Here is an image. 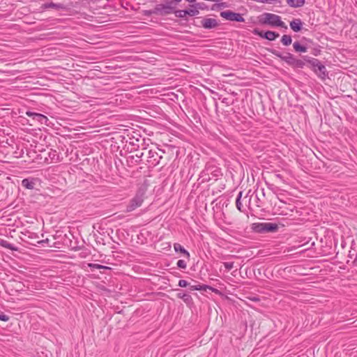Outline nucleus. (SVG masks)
<instances>
[{
  "label": "nucleus",
  "instance_id": "30",
  "mask_svg": "<svg viewBox=\"0 0 357 357\" xmlns=\"http://www.w3.org/2000/svg\"><path fill=\"white\" fill-rule=\"evenodd\" d=\"M292 42L291 36L290 35H283L281 38V43L284 46L289 45Z\"/></svg>",
  "mask_w": 357,
  "mask_h": 357
},
{
  "label": "nucleus",
  "instance_id": "20",
  "mask_svg": "<svg viewBox=\"0 0 357 357\" xmlns=\"http://www.w3.org/2000/svg\"><path fill=\"white\" fill-rule=\"evenodd\" d=\"M265 222H256L251 225L253 231L259 234H265Z\"/></svg>",
  "mask_w": 357,
  "mask_h": 357
},
{
  "label": "nucleus",
  "instance_id": "55",
  "mask_svg": "<svg viewBox=\"0 0 357 357\" xmlns=\"http://www.w3.org/2000/svg\"><path fill=\"white\" fill-rule=\"evenodd\" d=\"M218 6H220V7H225V5L224 3H221L218 4Z\"/></svg>",
  "mask_w": 357,
  "mask_h": 357
},
{
  "label": "nucleus",
  "instance_id": "16",
  "mask_svg": "<svg viewBox=\"0 0 357 357\" xmlns=\"http://www.w3.org/2000/svg\"><path fill=\"white\" fill-rule=\"evenodd\" d=\"M199 13V10L196 9H187V10H176L174 9V14L176 17L184 18L186 15L195 16Z\"/></svg>",
  "mask_w": 357,
  "mask_h": 357
},
{
  "label": "nucleus",
  "instance_id": "8",
  "mask_svg": "<svg viewBox=\"0 0 357 357\" xmlns=\"http://www.w3.org/2000/svg\"><path fill=\"white\" fill-rule=\"evenodd\" d=\"M175 6H172L168 3H159L155 6V15L165 16L174 13Z\"/></svg>",
  "mask_w": 357,
  "mask_h": 357
},
{
  "label": "nucleus",
  "instance_id": "51",
  "mask_svg": "<svg viewBox=\"0 0 357 357\" xmlns=\"http://www.w3.org/2000/svg\"><path fill=\"white\" fill-rule=\"evenodd\" d=\"M185 1L189 2V3H191L192 4H195L196 3V0H185Z\"/></svg>",
  "mask_w": 357,
  "mask_h": 357
},
{
  "label": "nucleus",
  "instance_id": "27",
  "mask_svg": "<svg viewBox=\"0 0 357 357\" xmlns=\"http://www.w3.org/2000/svg\"><path fill=\"white\" fill-rule=\"evenodd\" d=\"M209 286L206 284H196L190 286L189 289L190 291L199 290V291H206L208 289Z\"/></svg>",
  "mask_w": 357,
  "mask_h": 357
},
{
  "label": "nucleus",
  "instance_id": "47",
  "mask_svg": "<svg viewBox=\"0 0 357 357\" xmlns=\"http://www.w3.org/2000/svg\"><path fill=\"white\" fill-rule=\"evenodd\" d=\"M98 44H100V43L96 42V40H94L93 38L91 36V46H96Z\"/></svg>",
  "mask_w": 357,
  "mask_h": 357
},
{
  "label": "nucleus",
  "instance_id": "7",
  "mask_svg": "<svg viewBox=\"0 0 357 357\" xmlns=\"http://www.w3.org/2000/svg\"><path fill=\"white\" fill-rule=\"evenodd\" d=\"M143 190H138L135 196L130 200L129 204L127 206L126 211L130 212L134 211L135 208L139 207L144 201Z\"/></svg>",
  "mask_w": 357,
  "mask_h": 357
},
{
  "label": "nucleus",
  "instance_id": "4",
  "mask_svg": "<svg viewBox=\"0 0 357 357\" xmlns=\"http://www.w3.org/2000/svg\"><path fill=\"white\" fill-rule=\"evenodd\" d=\"M263 18L259 22L262 24H269L272 26H279L287 29V26L281 20V17L275 14L265 13L263 14Z\"/></svg>",
  "mask_w": 357,
  "mask_h": 357
},
{
  "label": "nucleus",
  "instance_id": "3",
  "mask_svg": "<svg viewBox=\"0 0 357 357\" xmlns=\"http://www.w3.org/2000/svg\"><path fill=\"white\" fill-rule=\"evenodd\" d=\"M165 153V151L154 147L152 149L144 148L145 161L146 165L149 168L154 167L159 165L160 160L162 158V155Z\"/></svg>",
  "mask_w": 357,
  "mask_h": 357
},
{
  "label": "nucleus",
  "instance_id": "18",
  "mask_svg": "<svg viewBox=\"0 0 357 357\" xmlns=\"http://www.w3.org/2000/svg\"><path fill=\"white\" fill-rule=\"evenodd\" d=\"M41 8L43 9L54 8L56 10L66 9V6L64 4L60 3H54L52 1L43 4Z\"/></svg>",
  "mask_w": 357,
  "mask_h": 357
},
{
  "label": "nucleus",
  "instance_id": "35",
  "mask_svg": "<svg viewBox=\"0 0 357 357\" xmlns=\"http://www.w3.org/2000/svg\"><path fill=\"white\" fill-rule=\"evenodd\" d=\"M250 193H251V190H249L248 192V193L246 194L245 197H244V199L248 198V208L250 210H252V206L251 202H252V197L254 193H252V195H250Z\"/></svg>",
  "mask_w": 357,
  "mask_h": 357
},
{
  "label": "nucleus",
  "instance_id": "15",
  "mask_svg": "<svg viewBox=\"0 0 357 357\" xmlns=\"http://www.w3.org/2000/svg\"><path fill=\"white\" fill-rule=\"evenodd\" d=\"M201 26L206 29H211L217 27L219 24L217 21V20L214 18H207L204 17L202 18L201 20Z\"/></svg>",
  "mask_w": 357,
  "mask_h": 357
},
{
  "label": "nucleus",
  "instance_id": "49",
  "mask_svg": "<svg viewBox=\"0 0 357 357\" xmlns=\"http://www.w3.org/2000/svg\"><path fill=\"white\" fill-rule=\"evenodd\" d=\"M275 176L277 178H278V179L281 180L282 181H284L283 176H282L281 174H275Z\"/></svg>",
  "mask_w": 357,
  "mask_h": 357
},
{
  "label": "nucleus",
  "instance_id": "36",
  "mask_svg": "<svg viewBox=\"0 0 357 357\" xmlns=\"http://www.w3.org/2000/svg\"><path fill=\"white\" fill-rule=\"evenodd\" d=\"M90 267H91V271H93L94 268L110 269V268H109L107 266L99 265L97 264H92V263H91Z\"/></svg>",
  "mask_w": 357,
  "mask_h": 357
},
{
  "label": "nucleus",
  "instance_id": "45",
  "mask_svg": "<svg viewBox=\"0 0 357 357\" xmlns=\"http://www.w3.org/2000/svg\"><path fill=\"white\" fill-rule=\"evenodd\" d=\"M0 320L7 321L9 320V317L3 313L0 314Z\"/></svg>",
  "mask_w": 357,
  "mask_h": 357
},
{
  "label": "nucleus",
  "instance_id": "10",
  "mask_svg": "<svg viewBox=\"0 0 357 357\" xmlns=\"http://www.w3.org/2000/svg\"><path fill=\"white\" fill-rule=\"evenodd\" d=\"M105 165V161L101 155L93 158V171L100 178H102V167Z\"/></svg>",
  "mask_w": 357,
  "mask_h": 357
},
{
  "label": "nucleus",
  "instance_id": "26",
  "mask_svg": "<svg viewBox=\"0 0 357 357\" xmlns=\"http://www.w3.org/2000/svg\"><path fill=\"white\" fill-rule=\"evenodd\" d=\"M287 3L290 7L298 8L305 4V0H287Z\"/></svg>",
  "mask_w": 357,
  "mask_h": 357
},
{
  "label": "nucleus",
  "instance_id": "23",
  "mask_svg": "<svg viewBox=\"0 0 357 357\" xmlns=\"http://www.w3.org/2000/svg\"><path fill=\"white\" fill-rule=\"evenodd\" d=\"M36 183L33 178H24L22 181V185L29 190L33 189Z\"/></svg>",
  "mask_w": 357,
  "mask_h": 357
},
{
  "label": "nucleus",
  "instance_id": "22",
  "mask_svg": "<svg viewBox=\"0 0 357 357\" xmlns=\"http://www.w3.org/2000/svg\"><path fill=\"white\" fill-rule=\"evenodd\" d=\"M174 248L176 252H180L181 253H182L183 256L188 259V260L190 259V255L189 252L187 250H185L181 244L174 243Z\"/></svg>",
  "mask_w": 357,
  "mask_h": 357
},
{
  "label": "nucleus",
  "instance_id": "42",
  "mask_svg": "<svg viewBox=\"0 0 357 357\" xmlns=\"http://www.w3.org/2000/svg\"><path fill=\"white\" fill-rule=\"evenodd\" d=\"M223 264L227 271H230L234 267V262H224Z\"/></svg>",
  "mask_w": 357,
  "mask_h": 357
},
{
  "label": "nucleus",
  "instance_id": "50",
  "mask_svg": "<svg viewBox=\"0 0 357 357\" xmlns=\"http://www.w3.org/2000/svg\"><path fill=\"white\" fill-rule=\"evenodd\" d=\"M208 289H210L212 292H215V293H217L218 291V290L217 289L213 288V287H212L211 286H209Z\"/></svg>",
  "mask_w": 357,
  "mask_h": 357
},
{
  "label": "nucleus",
  "instance_id": "21",
  "mask_svg": "<svg viewBox=\"0 0 357 357\" xmlns=\"http://www.w3.org/2000/svg\"><path fill=\"white\" fill-rule=\"evenodd\" d=\"M265 234L266 233H271V232H275L278 230L279 227L278 225L273 222H265Z\"/></svg>",
  "mask_w": 357,
  "mask_h": 357
},
{
  "label": "nucleus",
  "instance_id": "37",
  "mask_svg": "<svg viewBox=\"0 0 357 357\" xmlns=\"http://www.w3.org/2000/svg\"><path fill=\"white\" fill-rule=\"evenodd\" d=\"M357 250V245H352L351 248V250H349V255H348V257L351 259L355 257V253H356V251Z\"/></svg>",
  "mask_w": 357,
  "mask_h": 357
},
{
  "label": "nucleus",
  "instance_id": "25",
  "mask_svg": "<svg viewBox=\"0 0 357 357\" xmlns=\"http://www.w3.org/2000/svg\"><path fill=\"white\" fill-rule=\"evenodd\" d=\"M294 49L297 52H306L308 47L305 45H302L301 43L296 41L293 44Z\"/></svg>",
  "mask_w": 357,
  "mask_h": 357
},
{
  "label": "nucleus",
  "instance_id": "5",
  "mask_svg": "<svg viewBox=\"0 0 357 357\" xmlns=\"http://www.w3.org/2000/svg\"><path fill=\"white\" fill-rule=\"evenodd\" d=\"M93 237L95 239V242L96 244V248L93 245V250L95 251L98 252V255L96 254H92L91 252V261H100L98 257H101L102 256V247L105 245V238H107V236L104 234H102L98 232V234L94 233Z\"/></svg>",
  "mask_w": 357,
  "mask_h": 357
},
{
  "label": "nucleus",
  "instance_id": "39",
  "mask_svg": "<svg viewBox=\"0 0 357 357\" xmlns=\"http://www.w3.org/2000/svg\"><path fill=\"white\" fill-rule=\"evenodd\" d=\"M142 14L146 17H150L152 15H155V8L151 10H144L142 11Z\"/></svg>",
  "mask_w": 357,
  "mask_h": 357
},
{
  "label": "nucleus",
  "instance_id": "41",
  "mask_svg": "<svg viewBox=\"0 0 357 357\" xmlns=\"http://www.w3.org/2000/svg\"><path fill=\"white\" fill-rule=\"evenodd\" d=\"M181 0H166V3L172 6H175L176 4L179 2H181Z\"/></svg>",
  "mask_w": 357,
  "mask_h": 357
},
{
  "label": "nucleus",
  "instance_id": "6",
  "mask_svg": "<svg viewBox=\"0 0 357 357\" xmlns=\"http://www.w3.org/2000/svg\"><path fill=\"white\" fill-rule=\"evenodd\" d=\"M107 66H105L102 62H92L91 61V79L95 78H103L102 74L106 73Z\"/></svg>",
  "mask_w": 357,
  "mask_h": 357
},
{
  "label": "nucleus",
  "instance_id": "33",
  "mask_svg": "<svg viewBox=\"0 0 357 357\" xmlns=\"http://www.w3.org/2000/svg\"><path fill=\"white\" fill-rule=\"evenodd\" d=\"M102 48V47H96V46H91V52H90V54H91V61L92 60H96L98 59V56H93V54H97V52H96V50L98 49H100Z\"/></svg>",
  "mask_w": 357,
  "mask_h": 357
},
{
  "label": "nucleus",
  "instance_id": "53",
  "mask_svg": "<svg viewBox=\"0 0 357 357\" xmlns=\"http://www.w3.org/2000/svg\"><path fill=\"white\" fill-rule=\"evenodd\" d=\"M100 130H91L90 131V133L92 134V133H96V132H99Z\"/></svg>",
  "mask_w": 357,
  "mask_h": 357
},
{
  "label": "nucleus",
  "instance_id": "31",
  "mask_svg": "<svg viewBox=\"0 0 357 357\" xmlns=\"http://www.w3.org/2000/svg\"><path fill=\"white\" fill-rule=\"evenodd\" d=\"M255 205L258 208H261L263 206L264 202L258 195L257 192H256L254 198Z\"/></svg>",
  "mask_w": 357,
  "mask_h": 357
},
{
  "label": "nucleus",
  "instance_id": "19",
  "mask_svg": "<svg viewBox=\"0 0 357 357\" xmlns=\"http://www.w3.org/2000/svg\"><path fill=\"white\" fill-rule=\"evenodd\" d=\"M303 22L301 19H294L292 21L290 22L289 26L290 28L294 31V32H299L303 29Z\"/></svg>",
  "mask_w": 357,
  "mask_h": 357
},
{
  "label": "nucleus",
  "instance_id": "12",
  "mask_svg": "<svg viewBox=\"0 0 357 357\" xmlns=\"http://www.w3.org/2000/svg\"><path fill=\"white\" fill-rule=\"evenodd\" d=\"M128 162L134 163L135 165L144 162L145 160L144 148L142 151L136 150L134 154L128 157Z\"/></svg>",
  "mask_w": 357,
  "mask_h": 357
},
{
  "label": "nucleus",
  "instance_id": "13",
  "mask_svg": "<svg viewBox=\"0 0 357 357\" xmlns=\"http://www.w3.org/2000/svg\"><path fill=\"white\" fill-rule=\"evenodd\" d=\"M270 52L277 57L285 61L288 65L291 66H293L296 59L295 56L291 53H287L286 55H283L281 52L276 50H271Z\"/></svg>",
  "mask_w": 357,
  "mask_h": 357
},
{
  "label": "nucleus",
  "instance_id": "32",
  "mask_svg": "<svg viewBox=\"0 0 357 357\" xmlns=\"http://www.w3.org/2000/svg\"><path fill=\"white\" fill-rule=\"evenodd\" d=\"M303 61L308 63L309 64H310L312 66V67L313 66V65L314 63L315 64L318 63V59L312 58L309 56H303Z\"/></svg>",
  "mask_w": 357,
  "mask_h": 357
},
{
  "label": "nucleus",
  "instance_id": "14",
  "mask_svg": "<svg viewBox=\"0 0 357 357\" xmlns=\"http://www.w3.org/2000/svg\"><path fill=\"white\" fill-rule=\"evenodd\" d=\"M313 71L317 75V76L321 79H325L327 75V70L324 64H322L319 60L317 64H314L312 66Z\"/></svg>",
  "mask_w": 357,
  "mask_h": 357
},
{
  "label": "nucleus",
  "instance_id": "46",
  "mask_svg": "<svg viewBox=\"0 0 357 357\" xmlns=\"http://www.w3.org/2000/svg\"><path fill=\"white\" fill-rule=\"evenodd\" d=\"M320 53H321V50L319 47L314 48L312 50V54L314 56H318L320 54Z\"/></svg>",
  "mask_w": 357,
  "mask_h": 357
},
{
  "label": "nucleus",
  "instance_id": "40",
  "mask_svg": "<svg viewBox=\"0 0 357 357\" xmlns=\"http://www.w3.org/2000/svg\"><path fill=\"white\" fill-rule=\"evenodd\" d=\"M204 3H196L195 4H192L191 7L193 8V9H196L198 10V9L203 10L204 9Z\"/></svg>",
  "mask_w": 357,
  "mask_h": 357
},
{
  "label": "nucleus",
  "instance_id": "54",
  "mask_svg": "<svg viewBox=\"0 0 357 357\" xmlns=\"http://www.w3.org/2000/svg\"><path fill=\"white\" fill-rule=\"evenodd\" d=\"M261 196L264 197L265 196V192H264V189L261 190Z\"/></svg>",
  "mask_w": 357,
  "mask_h": 357
},
{
  "label": "nucleus",
  "instance_id": "59",
  "mask_svg": "<svg viewBox=\"0 0 357 357\" xmlns=\"http://www.w3.org/2000/svg\"><path fill=\"white\" fill-rule=\"evenodd\" d=\"M96 135H93V136H91H91H90V138L91 139V138H93V137H95Z\"/></svg>",
  "mask_w": 357,
  "mask_h": 357
},
{
  "label": "nucleus",
  "instance_id": "44",
  "mask_svg": "<svg viewBox=\"0 0 357 357\" xmlns=\"http://www.w3.org/2000/svg\"><path fill=\"white\" fill-rule=\"evenodd\" d=\"M247 299L249 300V301H254V302H259V301H260L259 297L256 296H248Z\"/></svg>",
  "mask_w": 357,
  "mask_h": 357
},
{
  "label": "nucleus",
  "instance_id": "38",
  "mask_svg": "<svg viewBox=\"0 0 357 357\" xmlns=\"http://www.w3.org/2000/svg\"><path fill=\"white\" fill-rule=\"evenodd\" d=\"M177 266L179 268H182V269H185L186 267H187V264L186 262L185 261V260L183 259H179L178 261H177V264H176Z\"/></svg>",
  "mask_w": 357,
  "mask_h": 357
},
{
  "label": "nucleus",
  "instance_id": "1",
  "mask_svg": "<svg viewBox=\"0 0 357 357\" xmlns=\"http://www.w3.org/2000/svg\"><path fill=\"white\" fill-rule=\"evenodd\" d=\"M91 128L105 125L107 119L105 114L102 112L105 109H96V106H105L109 104L108 99L105 98L91 97Z\"/></svg>",
  "mask_w": 357,
  "mask_h": 357
},
{
  "label": "nucleus",
  "instance_id": "9",
  "mask_svg": "<svg viewBox=\"0 0 357 357\" xmlns=\"http://www.w3.org/2000/svg\"><path fill=\"white\" fill-rule=\"evenodd\" d=\"M220 16L229 21L232 22H245V19L242 17L241 14L238 13H234L230 10H227L225 11L220 12Z\"/></svg>",
  "mask_w": 357,
  "mask_h": 357
},
{
  "label": "nucleus",
  "instance_id": "48",
  "mask_svg": "<svg viewBox=\"0 0 357 357\" xmlns=\"http://www.w3.org/2000/svg\"><path fill=\"white\" fill-rule=\"evenodd\" d=\"M49 156H50L52 159H54L55 156H57V155H56V151H52V152H50V153H49Z\"/></svg>",
  "mask_w": 357,
  "mask_h": 357
},
{
  "label": "nucleus",
  "instance_id": "43",
  "mask_svg": "<svg viewBox=\"0 0 357 357\" xmlns=\"http://www.w3.org/2000/svg\"><path fill=\"white\" fill-rule=\"evenodd\" d=\"M178 285L180 287H186L187 286L189 285V283L186 280H180L178 281Z\"/></svg>",
  "mask_w": 357,
  "mask_h": 357
},
{
  "label": "nucleus",
  "instance_id": "52",
  "mask_svg": "<svg viewBox=\"0 0 357 357\" xmlns=\"http://www.w3.org/2000/svg\"><path fill=\"white\" fill-rule=\"evenodd\" d=\"M304 40H305V41H307V42H310V43L312 42V40H311L310 39H307V38H305V37H304V38H303V39H302L301 42H303V41H304Z\"/></svg>",
  "mask_w": 357,
  "mask_h": 357
},
{
  "label": "nucleus",
  "instance_id": "28",
  "mask_svg": "<svg viewBox=\"0 0 357 357\" xmlns=\"http://www.w3.org/2000/svg\"><path fill=\"white\" fill-rule=\"evenodd\" d=\"M0 245L10 250H17L16 248H15L11 243L4 239L0 238Z\"/></svg>",
  "mask_w": 357,
  "mask_h": 357
},
{
  "label": "nucleus",
  "instance_id": "17",
  "mask_svg": "<svg viewBox=\"0 0 357 357\" xmlns=\"http://www.w3.org/2000/svg\"><path fill=\"white\" fill-rule=\"evenodd\" d=\"M26 116H28L29 117H32L33 120H36V121L40 122L41 124L47 125L48 119L46 116H45L42 114L33 112L31 111H27L26 112Z\"/></svg>",
  "mask_w": 357,
  "mask_h": 357
},
{
  "label": "nucleus",
  "instance_id": "24",
  "mask_svg": "<svg viewBox=\"0 0 357 357\" xmlns=\"http://www.w3.org/2000/svg\"><path fill=\"white\" fill-rule=\"evenodd\" d=\"M177 297L178 298H181L183 301V302L185 303H186L187 305H191L193 303V300H192V296L188 294H181V293H178L177 294Z\"/></svg>",
  "mask_w": 357,
  "mask_h": 357
},
{
  "label": "nucleus",
  "instance_id": "58",
  "mask_svg": "<svg viewBox=\"0 0 357 357\" xmlns=\"http://www.w3.org/2000/svg\"><path fill=\"white\" fill-rule=\"evenodd\" d=\"M85 161H86V162H87V163H88L89 160V159H88V158H86L85 160H84V162H85Z\"/></svg>",
  "mask_w": 357,
  "mask_h": 357
},
{
  "label": "nucleus",
  "instance_id": "2",
  "mask_svg": "<svg viewBox=\"0 0 357 357\" xmlns=\"http://www.w3.org/2000/svg\"><path fill=\"white\" fill-rule=\"evenodd\" d=\"M222 176V172L220 167L212 162L206 164L204 169L199 174V180L202 183L208 182L212 179L217 181Z\"/></svg>",
  "mask_w": 357,
  "mask_h": 357
},
{
  "label": "nucleus",
  "instance_id": "57",
  "mask_svg": "<svg viewBox=\"0 0 357 357\" xmlns=\"http://www.w3.org/2000/svg\"><path fill=\"white\" fill-rule=\"evenodd\" d=\"M222 102H227V98H224L222 100Z\"/></svg>",
  "mask_w": 357,
  "mask_h": 357
},
{
  "label": "nucleus",
  "instance_id": "56",
  "mask_svg": "<svg viewBox=\"0 0 357 357\" xmlns=\"http://www.w3.org/2000/svg\"><path fill=\"white\" fill-rule=\"evenodd\" d=\"M210 1L219 2L220 0H209Z\"/></svg>",
  "mask_w": 357,
  "mask_h": 357
},
{
  "label": "nucleus",
  "instance_id": "29",
  "mask_svg": "<svg viewBox=\"0 0 357 357\" xmlns=\"http://www.w3.org/2000/svg\"><path fill=\"white\" fill-rule=\"evenodd\" d=\"M242 194H243L242 191L239 192V193H238V196L236 197V208L241 212H243L244 211L243 208V205H242L241 202V197H242Z\"/></svg>",
  "mask_w": 357,
  "mask_h": 357
},
{
  "label": "nucleus",
  "instance_id": "11",
  "mask_svg": "<svg viewBox=\"0 0 357 357\" xmlns=\"http://www.w3.org/2000/svg\"><path fill=\"white\" fill-rule=\"evenodd\" d=\"M255 35L259 36L262 38H265L268 40L273 41L275 40L278 37H279V33L272 31H263L258 29H255L252 31Z\"/></svg>",
  "mask_w": 357,
  "mask_h": 357
},
{
  "label": "nucleus",
  "instance_id": "34",
  "mask_svg": "<svg viewBox=\"0 0 357 357\" xmlns=\"http://www.w3.org/2000/svg\"><path fill=\"white\" fill-rule=\"evenodd\" d=\"M305 66V61H303L301 59H298L296 58L294 63L292 66L294 68H303Z\"/></svg>",
  "mask_w": 357,
  "mask_h": 357
}]
</instances>
